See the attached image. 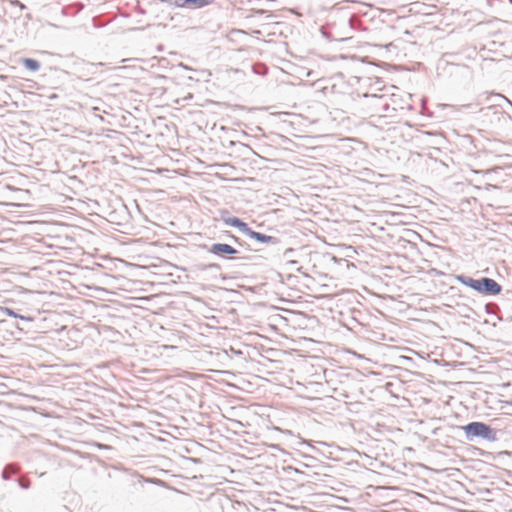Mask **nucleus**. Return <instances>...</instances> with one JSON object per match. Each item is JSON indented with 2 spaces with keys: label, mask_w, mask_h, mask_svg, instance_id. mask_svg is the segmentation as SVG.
I'll use <instances>...</instances> for the list:
<instances>
[{
  "label": "nucleus",
  "mask_w": 512,
  "mask_h": 512,
  "mask_svg": "<svg viewBox=\"0 0 512 512\" xmlns=\"http://www.w3.org/2000/svg\"><path fill=\"white\" fill-rule=\"evenodd\" d=\"M4 312H5L8 316H11V317H14V318L18 317V315H17L14 311H12L11 309H9V308H5V309H4Z\"/></svg>",
  "instance_id": "6e6552de"
},
{
  "label": "nucleus",
  "mask_w": 512,
  "mask_h": 512,
  "mask_svg": "<svg viewBox=\"0 0 512 512\" xmlns=\"http://www.w3.org/2000/svg\"><path fill=\"white\" fill-rule=\"evenodd\" d=\"M23 64L30 71H37L40 68V63L30 58H25Z\"/></svg>",
  "instance_id": "423d86ee"
},
{
  "label": "nucleus",
  "mask_w": 512,
  "mask_h": 512,
  "mask_svg": "<svg viewBox=\"0 0 512 512\" xmlns=\"http://www.w3.org/2000/svg\"><path fill=\"white\" fill-rule=\"evenodd\" d=\"M230 32H237V33H240V32H245V31H244V30H242V29H236V28H233V29H231V31H230Z\"/></svg>",
  "instance_id": "1a4fd4ad"
},
{
  "label": "nucleus",
  "mask_w": 512,
  "mask_h": 512,
  "mask_svg": "<svg viewBox=\"0 0 512 512\" xmlns=\"http://www.w3.org/2000/svg\"><path fill=\"white\" fill-rule=\"evenodd\" d=\"M467 436H480L486 439L491 438L492 429L482 422H472L463 427Z\"/></svg>",
  "instance_id": "f03ea898"
},
{
  "label": "nucleus",
  "mask_w": 512,
  "mask_h": 512,
  "mask_svg": "<svg viewBox=\"0 0 512 512\" xmlns=\"http://www.w3.org/2000/svg\"><path fill=\"white\" fill-rule=\"evenodd\" d=\"M224 222L228 226H232V227H236V228L240 229L245 234L249 230L247 224L244 223L243 221H241L239 218H236V217L225 218Z\"/></svg>",
  "instance_id": "39448f33"
},
{
  "label": "nucleus",
  "mask_w": 512,
  "mask_h": 512,
  "mask_svg": "<svg viewBox=\"0 0 512 512\" xmlns=\"http://www.w3.org/2000/svg\"><path fill=\"white\" fill-rule=\"evenodd\" d=\"M209 251L217 256L233 255L237 253V250L234 247L224 243L213 244Z\"/></svg>",
  "instance_id": "7ed1b4c3"
},
{
  "label": "nucleus",
  "mask_w": 512,
  "mask_h": 512,
  "mask_svg": "<svg viewBox=\"0 0 512 512\" xmlns=\"http://www.w3.org/2000/svg\"><path fill=\"white\" fill-rule=\"evenodd\" d=\"M463 283L484 294L496 295L500 293L501 286L493 279L490 278H482L479 280L468 278L467 280H463Z\"/></svg>",
  "instance_id": "f257e3e1"
},
{
  "label": "nucleus",
  "mask_w": 512,
  "mask_h": 512,
  "mask_svg": "<svg viewBox=\"0 0 512 512\" xmlns=\"http://www.w3.org/2000/svg\"><path fill=\"white\" fill-rule=\"evenodd\" d=\"M250 238L262 242V243H274L275 238L269 235H265L256 231H253L249 228L248 232L246 233Z\"/></svg>",
  "instance_id": "20e7f679"
},
{
  "label": "nucleus",
  "mask_w": 512,
  "mask_h": 512,
  "mask_svg": "<svg viewBox=\"0 0 512 512\" xmlns=\"http://www.w3.org/2000/svg\"><path fill=\"white\" fill-rule=\"evenodd\" d=\"M174 4L179 7H187V1L184 0H173Z\"/></svg>",
  "instance_id": "0eeeda50"
}]
</instances>
